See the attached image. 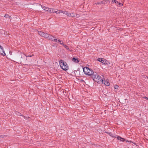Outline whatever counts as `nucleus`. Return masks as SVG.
Wrapping results in <instances>:
<instances>
[{
	"label": "nucleus",
	"mask_w": 148,
	"mask_h": 148,
	"mask_svg": "<svg viewBox=\"0 0 148 148\" xmlns=\"http://www.w3.org/2000/svg\"><path fill=\"white\" fill-rule=\"evenodd\" d=\"M62 11L60 10H59V12H58V14H60V13H62Z\"/></svg>",
	"instance_id": "obj_25"
},
{
	"label": "nucleus",
	"mask_w": 148,
	"mask_h": 148,
	"mask_svg": "<svg viewBox=\"0 0 148 148\" xmlns=\"http://www.w3.org/2000/svg\"><path fill=\"white\" fill-rule=\"evenodd\" d=\"M60 44L62 45L68 50H70L69 47L66 45H64L63 43H60Z\"/></svg>",
	"instance_id": "obj_12"
},
{
	"label": "nucleus",
	"mask_w": 148,
	"mask_h": 148,
	"mask_svg": "<svg viewBox=\"0 0 148 148\" xmlns=\"http://www.w3.org/2000/svg\"><path fill=\"white\" fill-rule=\"evenodd\" d=\"M92 77L93 80L95 82L99 84H102L103 82V81L101 77L97 74L96 72H95L92 75Z\"/></svg>",
	"instance_id": "obj_1"
},
{
	"label": "nucleus",
	"mask_w": 148,
	"mask_h": 148,
	"mask_svg": "<svg viewBox=\"0 0 148 148\" xmlns=\"http://www.w3.org/2000/svg\"><path fill=\"white\" fill-rule=\"evenodd\" d=\"M5 17H6V18H8V17H10V18H11V16H9L8 14H6L4 16Z\"/></svg>",
	"instance_id": "obj_18"
},
{
	"label": "nucleus",
	"mask_w": 148,
	"mask_h": 148,
	"mask_svg": "<svg viewBox=\"0 0 148 148\" xmlns=\"http://www.w3.org/2000/svg\"><path fill=\"white\" fill-rule=\"evenodd\" d=\"M57 11H55V10H54L53 9V12H52V13H56L57 14H58V13H57Z\"/></svg>",
	"instance_id": "obj_22"
},
{
	"label": "nucleus",
	"mask_w": 148,
	"mask_h": 148,
	"mask_svg": "<svg viewBox=\"0 0 148 148\" xmlns=\"http://www.w3.org/2000/svg\"><path fill=\"white\" fill-rule=\"evenodd\" d=\"M16 114L17 115H18V116H23L24 117V118H25V116H23V115H21V114L18 112H16Z\"/></svg>",
	"instance_id": "obj_13"
},
{
	"label": "nucleus",
	"mask_w": 148,
	"mask_h": 148,
	"mask_svg": "<svg viewBox=\"0 0 148 148\" xmlns=\"http://www.w3.org/2000/svg\"><path fill=\"white\" fill-rule=\"evenodd\" d=\"M46 38L53 41L57 42V39L56 38L53 36L48 34V36H47Z\"/></svg>",
	"instance_id": "obj_5"
},
{
	"label": "nucleus",
	"mask_w": 148,
	"mask_h": 148,
	"mask_svg": "<svg viewBox=\"0 0 148 148\" xmlns=\"http://www.w3.org/2000/svg\"><path fill=\"white\" fill-rule=\"evenodd\" d=\"M34 56V55L33 54H32V55H28V54H27V55L26 56V57H32V56Z\"/></svg>",
	"instance_id": "obj_20"
},
{
	"label": "nucleus",
	"mask_w": 148,
	"mask_h": 148,
	"mask_svg": "<svg viewBox=\"0 0 148 148\" xmlns=\"http://www.w3.org/2000/svg\"><path fill=\"white\" fill-rule=\"evenodd\" d=\"M118 4V5H119L120 6H122L123 5V4L122 3H120L118 2V3H117Z\"/></svg>",
	"instance_id": "obj_23"
},
{
	"label": "nucleus",
	"mask_w": 148,
	"mask_h": 148,
	"mask_svg": "<svg viewBox=\"0 0 148 148\" xmlns=\"http://www.w3.org/2000/svg\"><path fill=\"white\" fill-rule=\"evenodd\" d=\"M117 139L120 140L121 141H124L125 140L124 138H121L119 136L117 137Z\"/></svg>",
	"instance_id": "obj_11"
},
{
	"label": "nucleus",
	"mask_w": 148,
	"mask_h": 148,
	"mask_svg": "<svg viewBox=\"0 0 148 148\" xmlns=\"http://www.w3.org/2000/svg\"><path fill=\"white\" fill-rule=\"evenodd\" d=\"M75 16V17H78L79 16V15H77V14H76Z\"/></svg>",
	"instance_id": "obj_26"
},
{
	"label": "nucleus",
	"mask_w": 148,
	"mask_h": 148,
	"mask_svg": "<svg viewBox=\"0 0 148 148\" xmlns=\"http://www.w3.org/2000/svg\"><path fill=\"white\" fill-rule=\"evenodd\" d=\"M106 1H101L100 2H97V3H96L95 4H98V5L100 4H103L105 3Z\"/></svg>",
	"instance_id": "obj_15"
},
{
	"label": "nucleus",
	"mask_w": 148,
	"mask_h": 148,
	"mask_svg": "<svg viewBox=\"0 0 148 148\" xmlns=\"http://www.w3.org/2000/svg\"><path fill=\"white\" fill-rule=\"evenodd\" d=\"M41 6L42 8L45 11L49 12L50 13L52 12L53 11V9L49 8L46 7L45 6H42V5H41Z\"/></svg>",
	"instance_id": "obj_6"
},
{
	"label": "nucleus",
	"mask_w": 148,
	"mask_h": 148,
	"mask_svg": "<svg viewBox=\"0 0 148 148\" xmlns=\"http://www.w3.org/2000/svg\"><path fill=\"white\" fill-rule=\"evenodd\" d=\"M119 86L117 85H115L114 86V88L115 89H117L118 88Z\"/></svg>",
	"instance_id": "obj_21"
},
{
	"label": "nucleus",
	"mask_w": 148,
	"mask_h": 148,
	"mask_svg": "<svg viewBox=\"0 0 148 148\" xmlns=\"http://www.w3.org/2000/svg\"><path fill=\"white\" fill-rule=\"evenodd\" d=\"M83 71L84 73L86 75L88 76H92L95 72H94L91 69L87 67H85L83 68Z\"/></svg>",
	"instance_id": "obj_2"
},
{
	"label": "nucleus",
	"mask_w": 148,
	"mask_h": 148,
	"mask_svg": "<svg viewBox=\"0 0 148 148\" xmlns=\"http://www.w3.org/2000/svg\"><path fill=\"white\" fill-rule=\"evenodd\" d=\"M68 16L72 17H75V15L73 13H69V14H68Z\"/></svg>",
	"instance_id": "obj_14"
},
{
	"label": "nucleus",
	"mask_w": 148,
	"mask_h": 148,
	"mask_svg": "<svg viewBox=\"0 0 148 148\" xmlns=\"http://www.w3.org/2000/svg\"><path fill=\"white\" fill-rule=\"evenodd\" d=\"M56 45V43H55V45H54L56 46H57V45Z\"/></svg>",
	"instance_id": "obj_29"
},
{
	"label": "nucleus",
	"mask_w": 148,
	"mask_h": 148,
	"mask_svg": "<svg viewBox=\"0 0 148 148\" xmlns=\"http://www.w3.org/2000/svg\"><path fill=\"white\" fill-rule=\"evenodd\" d=\"M0 137H1V138L3 137V136L2 135Z\"/></svg>",
	"instance_id": "obj_28"
},
{
	"label": "nucleus",
	"mask_w": 148,
	"mask_h": 148,
	"mask_svg": "<svg viewBox=\"0 0 148 148\" xmlns=\"http://www.w3.org/2000/svg\"><path fill=\"white\" fill-rule=\"evenodd\" d=\"M38 34L41 36L46 38L47 36H48V34L45 33L41 31H38Z\"/></svg>",
	"instance_id": "obj_7"
},
{
	"label": "nucleus",
	"mask_w": 148,
	"mask_h": 148,
	"mask_svg": "<svg viewBox=\"0 0 148 148\" xmlns=\"http://www.w3.org/2000/svg\"><path fill=\"white\" fill-rule=\"evenodd\" d=\"M0 54L3 56L5 55L3 47L0 45Z\"/></svg>",
	"instance_id": "obj_8"
},
{
	"label": "nucleus",
	"mask_w": 148,
	"mask_h": 148,
	"mask_svg": "<svg viewBox=\"0 0 148 148\" xmlns=\"http://www.w3.org/2000/svg\"><path fill=\"white\" fill-rule=\"evenodd\" d=\"M57 42L58 43H60H60H61V41L59 39L58 40H57Z\"/></svg>",
	"instance_id": "obj_24"
},
{
	"label": "nucleus",
	"mask_w": 148,
	"mask_h": 148,
	"mask_svg": "<svg viewBox=\"0 0 148 148\" xmlns=\"http://www.w3.org/2000/svg\"><path fill=\"white\" fill-rule=\"evenodd\" d=\"M62 13L63 14L67 15L68 16V14H69V13H68V12L67 11H63L62 12Z\"/></svg>",
	"instance_id": "obj_17"
},
{
	"label": "nucleus",
	"mask_w": 148,
	"mask_h": 148,
	"mask_svg": "<svg viewBox=\"0 0 148 148\" xmlns=\"http://www.w3.org/2000/svg\"><path fill=\"white\" fill-rule=\"evenodd\" d=\"M104 84L106 86H108L109 85V83L107 81H105L104 82Z\"/></svg>",
	"instance_id": "obj_16"
},
{
	"label": "nucleus",
	"mask_w": 148,
	"mask_h": 148,
	"mask_svg": "<svg viewBox=\"0 0 148 148\" xmlns=\"http://www.w3.org/2000/svg\"><path fill=\"white\" fill-rule=\"evenodd\" d=\"M59 62L60 67L64 70L66 71L69 69V66L64 61L61 60Z\"/></svg>",
	"instance_id": "obj_3"
},
{
	"label": "nucleus",
	"mask_w": 148,
	"mask_h": 148,
	"mask_svg": "<svg viewBox=\"0 0 148 148\" xmlns=\"http://www.w3.org/2000/svg\"><path fill=\"white\" fill-rule=\"evenodd\" d=\"M145 98L148 100V98H147V97H145Z\"/></svg>",
	"instance_id": "obj_27"
},
{
	"label": "nucleus",
	"mask_w": 148,
	"mask_h": 148,
	"mask_svg": "<svg viewBox=\"0 0 148 148\" xmlns=\"http://www.w3.org/2000/svg\"><path fill=\"white\" fill-rule=\"evenodd\" d=\"M97 60L104 64L108 65L110 64V63L107 60L104 59L98 58L97 59Z\"/></svg>",
	"instance_id": "obj_4"
},
{
	"label": "nucleus",
	"mask_w": 148,
	"mask_h": 148,
	"mask_svg": "<svg viewBox=\"0 0 148 148\" xmlns=\"http://www.w3.org/2000/svg\"><path fill=\"white\" fill-rule=\"evenodd\" d=\"M114 2V3H118V1H116V0H112V3L113 2Z\"/></svg>",
	"instance_id": "obj_19"
},
{
	"label": "nucleus",
	"mask_w": 148,
	"mask_h": 148,
	"mask_svg": "<svg viewBox=\"0 0 148 148\" xmlns=\"http://www.w3.org/2000/svg\"><path fill=\"white\" fill-rule=\"evenodd\" d=\"M110 136L112 137L113 138H116V137L115 136V135L114 134H112L111 132H106Z\"/></svg>",
	"instance_id": "obj_9"
},
{
	"label": "nucleus",
	"mask_w": 148,
	"mask_h": 148,
	"mask_svg": "<svg viewBox=\"0 0 148 148\" xmlns=\"http://www.w3.org/2000/svg\"><path fill=\"white\" fill-rule=\"evenodd\" d=\"M72 61L75 63H78L79 62V60L77 59V58H73L72 59Z\"/></svg>",
	"instance_id": "obj_10"
}]
</instances>
